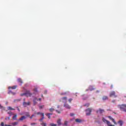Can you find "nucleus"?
I'll use <instances>...</instances> for the list:
<instances>
[{
	"instance_id": "f257e3e1",
	"label": "nucleus",
	"mask_w": 126,
	"mask_h": 126,
	"mask_svg": "<svg viewBox=\"0 0 126 126\" xmlns=\"http://www.w3.org/2000/svg\"><path fill=\"white\" fill-rule=\"evenodd\" d=\"M117 107L121 111H123L126 113V104L118 105Z\"/></svg>"
},
{
	"instance_id": "f03ea898",
	"label": "nucleus",
	"mask_w": 126,
	"mask_h": 126,
	"mask_svg": "<svg viewBox=\"0 0 126 126\" xmlns=\"http://www.w3.org/2000/svg\"><path fill=\"white\" fill-rule=\"evenodd\" d=\"M92 112V108H88L86 110V114L87 116H90L91 115V113Z\"/></svg>"
},
{
	"instance_id": "7ed1b4c3",
	"label": "nucleus",
	"mask_w": 126,
	"mask_h": 126,
	"mask_svg": "<svg viewBox=\"0 0 126 126\" xmlns=\"http://www.w3.org/2000/svg\"><path fill=\"white\" fill-rule=\"evenodd\" d=\"M109 96L110 97H113V96H114V98H117L118 97V96L116 95V92H115V91H112L110 92Z\"/></svg>"
},
{
	"instance_id": "20e7f679",
	"label": "nucleus",
	"mask_w": 126,
	"mask_h": 126,
	"mask_svg": "<svg viewBox=\"0 0 126 126\" xmlns=\"http://www.w3.org/2000/svg\"><path fill=\"white\" fill-rule=\"evenodd\" d=\"M105 111L103 109L99 108L98 110H96V114H103Z\"/></svg>"
},
{
	"instance_id": "39448f33",
	"label": "nucleus",
	"mask_w": 126,
	"mask_h": 126,
	"mask_svg": "<svg viewBox=\"0 0 126 126\" xmlns=\"http://www.w3.org/2000/svg\"><path fill=\"white\" fill-rule=\"evenodd\" d=\"M33 106H36L37 104L38 103V98L37 97H34L33 99Z\"/></svg>"
},
{
	"instance_id": "423d86ee",
	"label": "nucleus",
	"mask_w": 126,
	"mask_h": 126,
	"mask_svg": "<svg viewBox=\"0 0 126 126\" xmlns=\"http://www.w3.org/2000/svg\"><path fill=\"white\" fill-rule=\"evenodd\" d=\"M23 105L24 107H27V106H29L30 105V101H29L28 102L24 101L23 102Z\"/></svg>"
},
{
	"instance_id": "0eeeda50",
	"label": "nucleus",
	"mask_w": 126,
	"mask_h": 126,
	"mask_svg": "<svg viewBox=\"0 0 126 126\" xmlns=\"http://www.w3.org/2000/svg\"><path fill=\"white\" fill-rule=\"evenodd\" d=\"M63 107H64V108H66V109H68L69 110L71 108L70 105L67 103H64L63 105Z\"/></svg>"
},
{
	"instance_id": "6e6552de",
	"label": "nucleus",
	"mask_w": 126,
	"mask_h": 126,
	"mask_svg": "<svg viewBox=\"0 0 126 126\" xmlns=\"http://www.w3.org/2000/svg\"><path fill=\"white\" fill-rule=\"evenodd\" d=\"M61 99H62L63 103H66V101L67 100V97H63Z\"/></svg>"
},
{
	"instance_id": "1a4fd4ad",
	"label": "nucleus",
	"mask_w": 126,
	"mask_h": 126,
	"mask_svg": "<svg viewBox=\"0 0 126 126\" xmlns=\"http://www.w3.org/2000/svg\"><path fill=\"white\" fill-rule=\"evenodd\" d=\"M44 119H45V115L42 114V118H41V119L39 120V121L41 123H43V120H44Z\"/></svg>"
},
{
	"instance_id": "9d476101",
	"label": "nucleus",
	"mask_w": 126,
	"mask_h": 126,
	"mask_svg": "<svg viewBox=\"0 0 126 126\" xmlns=\"http://www.w3.org/2000/svg\"><path fill=\"white\" fill-rule=\"evenodd\" d=\"M29 96V97H31L32 96V93H30V91H27V96Z\"/></svg>"
},
{
	"instance_id": "9b49d317",
	"label": "nucleus",
	"mask_w": 126,
	"mask_h": 126,
	"mask_svg": "<svg viewBox=\"0 0 126 126\" xmlns=\"http://www.w3.org/2000/svg\"><path fill=\"white\" fill-rule=\"evenodd\" d=\"M75 122L80 123L82 122V120L80 119H75Z\"/></svg>"
},
{
	"instance_id": "f8f14e48",
	"label": "nucleus",
	"mask_w": 126,
	"mask_h": 126,
	"mask_svg": "<svg viewBox=\"0 0 126 126\" xmlns=\"http://www.w3.org/2000/svg\"><path fill=\"white\" fill-rule=\"evenodd\" d=\"M26 117L25 116H22L21 118H20L19 119V121H23V120H26Z\"/></svg>"
},
{
	"instance_id": "ddd939ff",
	"label": "nucleus",
	"mask_w": 126,
	"mask_h": 126,
	"mask_svg": "<svg viewBox=\"0 0 126 126\" xmlns=\"http://www.w3.org/2000/svg\"><path fill=\"white\" fill-rule=\"evenodd\" d=\"M61 121L62 120L61 119H59L58 120H57L58 126H60L62 125Z\"/></svg>"
},
{
	"instance_id": "4468645a",
	"label": "nucleus",
	"mask_w": 126,
	"mask_h": 126,
	"mask_svg": "<svg viewBox=\"0 0 126 126\" xmlns=\"http://www.w3.org/2000/svg\"><path fill=\"white\" fill-rule=\"evenodd\" d=\"M95 89L93 88H91V86H90L89 87V89H87L86 90V91H88L89 90H90V91H93V90H94Z\"/></svg>"
},
{
	"instance_id": "2eb2a0df",
	"label": "nucleus",
	"mask_w": 126,
	"mask_h": 126,
	"mask_svg": "<svg viewBox=\"0 0 126 126\" xmlns=\"http://www.w3.org/2000/svg\"><path fill=\"white\" fill-rule=\"evenodd\" d=\"M11 125L12 126H17L18 125V122H16L12 123Z\"/></svg>"
},
{
	"instance_id": "dca6fc26",
	"label": "nucleus",
	"mask_w": 126,
	"mask_h": 126,
	"mask_svg": "<svg viewBox=\"0 0 126 126\" xmlns=\"http://www.w3.org/2000/svg\"><path fill=\"white\" fill-rule=\"evenodd\" d=\"M118 124H119L120 126H123L124 122L122 120H120V121H118Z\"/></svg>"
},
{
	"instance_id": "f3484780",
	"label": "nucleus",
	"mask_w": 126,
	"mask_h": 126,
	"mask_svg": "<svg viewBox=\"0 0 126 126\" xmlns=\"http://www.w3.org/2000/svg\"><path fill=\"white\" fill-rule=\"evenodd\" d=\"M10 93H11V94H12V95H15V94H16V93H14V92H12V91H9V92H8V94H10Z\"/></svg>"
},
{
	"instance_id": "a211bd4d",
	"label": "nucleus",
	"mask_w": 126,
	"mask_h": 126,
	"mask_svg": "<svg viewBox=\"0 0 126 126\" xmlns=\"http://www.w3.org/2000/svg\"><path fill=\"white\" fill-rule=\"evenodd\" d=\"M18 82H19L20 83H21V84H22V83H23L22 80L20 78L18 79Z\"/></svg>"
},
{
	"instance_id": "6ab92c4d",
	"label": "nucleus",
	"mask_w": 126,
	"mask_h": 126,
	"mask_svg": "<svg viewBox=\"0 0 126 126\" xmlns=\"http://www.w3.org/2000/svg\"><path fill=\"white\" fill-rule=\"evenodd\" d=\"M102 100H103V101H105V100H108V96H103V97H102Z\"/></svg>"
},
{
	"instance_id": "aec40b11",
	"label": "nucleus",
	"mask_w": 126,
	"mask_h": 126,
	"mask_svg": "<svg viewBox=\"0 0 126 126\" xmlns=\"http://www.w3.org/2000/svg\"><path fill=\"white\" fill-rule=\"evenodd\" d=\"M16 87H17V86H14L13 87H8V89H10L11 88H12V89H16Z\"/></svg>"
},
{
	"instance_id": "412c9836",
	"label": "nucleus",
	"mask_w": 126,
	"mask_h": 126,
	"mask_svg": "<svg viewBox=\"0 0 126 126\" xmlns=\"http://www.w3.org/2000/svg\"><path fill=\"white\" fill-rule=\"evenodd\" d=\"M7 110H8V111H9V110H15V109H14V108H12L11 107H10V106H8V107H7Z\"/></svg>"
},
{
	"instance_id": "4be33fe9",
	"label": "nucleus",
	"mask_w": 126,
	"mask_h": 126,
	"mask_svg": "<svg viewBox=\"0 0 126 126\" xmlns=\"http://www.w3.org/2000/svg\"><path fill=\"white\" fill-rule=\"evenodd\" d=\"M102 122L104 123V124H107V122H108V120H106L105 118H102Z\"/></svg>"
},
{
	"instance_id": "5701e85b",
	"label": "nucleus",
	"mask_w": 126,
	"mask_h": 126,
	"mask_svg": "<svg viewBox=\"0 0 126 126\" xmlns=\"http://www.w3.org/2000/svg\"><path fill=\"white\" fill-rule=\"evenodd\" d=\"M41 126H47V123H44V122H42L41 123H40Z\"/></svg>"
},
{
	"instance_id": "b1692460",
	"label": "nucleus",
	"mask_w": 126,
	"mask_h": 126,
	"mask_svg": "<svg viewBox=\"0 0 126 126\" xmlns=\"http://www.w3.org/2000/svg\"><path fill=\"white\" fill-rule=\"evenodd\" d=\"M17 115H15L14 116H13L12 119H13V120H17Z\"/></svg>"
},
{
	"instance_id": "393cba45",
	"label": "nucleus",
	"mask_w": 126,
	"mask_h": 126,
	"mask_svg": "<svg viewBox=\"0 0 126 126\" xmlns=\"http://www.w3.org/2000/svg\"><path fill=\"white\" fill-rule=\"evenodd\" d=\"M24 95L27 96V97H28V95H27V93L21 94V96H24Z\"/></svg>"
},
{
	"instance_id": "a878e982",
	"label": "nucleus",
	"mask_w": 126,
	"mask_h": 126,
	"mask_svg": "<svg viewBox=\"0 0 126 126\" xmlns=\"http://www.w3.org/2000/svg\"><path fill=\"white\" fill-rule=\"evenodd\" d=\"M44 107H45V105H40L39 106V110H42L43 109V108H44Z\"/></svg>"
},
{
	"instance_id": "bb28decb",
	"label": "nucleus",
	"mask_w": 126,
	"mask_h": 126,
	"mask_svg": "<svg viewBox=\"0 0 126 126\" xmlns=\"http://www.w3.org/2000/svg\"><path fill=\"white\" fill-rule=\"evenodd\" d=\"M54 111H55V108H51L50 109H49L50 112H54Z\"/></svg>"
},
{
	"instance_id": "cd10ccee",
	"label": "nucleus",
	"mask_w": 126,
	"mask_h": 126,
	"mask_svg": "<svg viewBox=\"0 0 126 126\" xmlns=\"http://www.w3.org/2000/svg\"><path fill=\"white\" fill-rule=\"evenodd\" d=\"M37 115H40V116H42L43 115H44V113L38 112L37 113Z\"/></svg>"
},
{
	"instance_id": "c85d7f7f",
	"label": "nucleus",
	"mask_w": 126,
	"mask_h": 126,
	"mask_svg": "<svg viewBox=\"0 0 126 126\" xmlns=\"http://www.w3.org/2000/svg\"><path fill=\"white\" fill-rule=\"evenodd\" d=\"M21 101V99H18L14 100V102H20Z\"/></svg>"
},
{
	"instance_id": "c756f323",
	"label": "nucleus",
	"mask_w": 126,
	"mask_h": 126,
	"mask_svg": "<svg viewBox=\"0 0 126 126\" xmlns=\"http://www.w3.org/2000/svg\"><path fill=\"white\" fill-rule=\"evenodd\" d=\"M106 124H107V126H110L111 125V122H110V121H107Z\"/></svg>"
},
{
	"instance_id": "7c9ffc66",
	"label": "nucleus",
	"mask_w": 126,
	"mask_h": 126,
	"mask_svg": "<svg viewBox=\"0 0 126 126\" xmlns=\"http://www.w3.org/2000/svg\"><path fill=\"white\" fill-rule=\"evenodd\" d=\"M49 126H57V124H55L54 123H51V124H50Z\"/></svg>"
},
{
	"instance_id": "2f4dec72",
	"label": "nucleus",
	"mask_w": 126,
	"mask_h": 126,
	"mask_svg": "<svg viewBox=\"0 0 126 126\" xmlns=\"http://www.w3.org/2000/svg\"><path fill=\"white\" fill-rule=\"evenodd\" d=\"M68 92L62 93L61 94V95H66Z\"/></svg>"
},
{
	"instance_id": "473e14b6",
	"label": "nucleus",
	"mask_w": 126,
	"mask_h": 126,
	"mask_svg": "<svg viewBox=\"0 0 126 126\" xmlns=\"http://www.w3.org/2000/svg\"><path fill=\"white\" fill-rule=\"evenodd\" d=\"M45 115L48 117V119H51V115H49L48 113L45 114Z\"/></svg>"
},
{
	"instance_id": "72a5a7b5",
	"label": "nucleus",
	"mask_w": 126,
	"mask_h": 126,
	"mask_svg": "<svg viewBox=\"0 0 126 126\" xmlns=\"http://www.w3.org/2000/svg\"><path fill=\"white\" fill-rule=\"evenodd\" d=\"M67 124H68V122L64 121L63 125L64 126H67Z\"/></svg>"
},
{
	"instance_id": "f704fd0d",
	"label": "nucleus",
	"mask_w": 126,
	"mask_h": 126,
	"mask_svg": "<svg viewBox=\"0 0 126 126\" xmlns=\"http://www.w3.org/2000/svg\"><path fill=\"white\" fill-rule=\"evenodd\" d=\"M111 121H112V122H113V123H114V125H117V123L116 122V121H115V119H114V118Z\"/></svg>"
},
{
	"instance_id": "c9c22d12",
	"label": "nucleus",
	"mask_w": 126,
	"mask_h": 126,
	"mask_svg": "<svg viewBox=\"0 0 126 126\" xmlns=\"http://www.w3.org/2000/svg\"><path fill=\"white\" fill-rule=\"evenodd\" d=\"M36 124H37V123H31V126H34L35 125H36Z\"/></svg>"
},
{
	"instance_id": "e433bc0d",
	"label": "nucleus",
	"mask_w": 126,
	"mask_h": 126,
	"mask_svg": "<svg viewBox=\"0 0 126 126\" xmlns=\"http://www.w3.org/2000/svg\"><path fill=\"white\" fill-rule=\"evenodd\" d=\"M90 105V104H89V103H87V104H85L84 106H85V107H89Z\"/></svg>"
},
{
	"instance_id": "4c0bfd02",
	"label": "nucleus",
	"mask_w": 126,
	"mask_h": 126,
	"mask_svg": "<svg viewBox=\"0 0 126 126\" xmlns=\"http://www.w3.org/2000/svg\"><path fill=\"white\" fill-rule=\"evenodd\" d=\"M7 114H8V115H10V116H11L12 115V113H11V111L8 112Z\"/></svg>"
},
{
	"instance_id": "58836bf2",
	"label": "nucleus",
	"mask_w": 126,
	"mask_h": 126,
	"mask_svg": "<svg viewBox=\"0 0 126 126\" xmlns=\"http://www.w3.org/2000/svg\"><path fill=\"white\" fill-rule=\"evenodd\" d=\"M55 111H56V113H58V114H61V111H60L58 110H56Z\"/></svg>"
},
{
	"instance_id": "ea45409f",
	"label": "nucleus",
	"mask_w": 126,
	"mask_h": 126,
	"mask_svg": "<svg viewBox=\"0 0 126 126\" xmlns=\"http://www.w3.org/2000/svg\"><path fill=\"white\" fill-rule=\"evenodd\" d=\"M73 99L72 98H69L68 99V102H69L70 103H71V101H72Z\"/></svg>"
},
{
	"instance_id": "a19ab883",
	"label": "nucleus",
	"mask_w": 126,
	"mask_h": 126,
	"mask_svg": "<svg viewBox=\"0 0 126 126\" xmlns=\"http://www.w3.org/2000/svg\"><path fill=\"white\" fill-rule=\"evenodd\" d=\"M70 117H73V116H74V113H70Z\"/></svg>"
},
{
	"instance_id": "79ce46f5",
	"label": "nucleus",
	"mask_w": 126,
	"mask_h": 126,
	"mask_svg": "<svg viewBox=\"0 0 126 126\" xmlns=\"http://www.w3.org/2000/svg\"><path fill=\"white\" fill-rule=\"evenodd\" d=\"M10 117H6V118H5V119L6 120H10Z\"/></svg>"
},
{
	"instance_id": "37998d69",
	"label": "nucleus",
	"mask_w": 126,
	"mask_h": 126,
	"mask_svg": "<svg viewBox=\"0 0 126 126\" xmlns=\"http://www.w3.org/2000/svg\"><path fill=\"white\" fill-rule=\"evenodd\" d=\"M1 126H4V123L3 122L1 123Z\"/></svg>"
},
{
	"instance_id": "c03bdc74",
	"label": "nucleus",
	"mask_w": 126,
	"mask_h": 126,
	"mask_svg": "<svg viewBox=\"0 0 126 126\" xmlns=\"http://www.w3.org/2000/svg\"><path fill=\"white\" fill-rule=\"evenodd\" d=\"M109 119H110V120H112L113 118L111 117V116H108Z\"/></svg>"
},
{
	"instance_id": "a18cd8bd",
	"label": "nucleus",
	"mask_w": 126,
	"mask_h": 126,
	"mask_svg": "<svg viewBox=\"0 0 126 126\" xmlns=\"http://www.w3.org/2000/svg\"><path fill=\"white\" fill-rule=\"evenodd\" d=\"M3 106H1V104H0V109H3Z\"/></svg>"
},
{
	"instance_id": "49530a36",
	"label": "nucleus",
	"mask_w": 126,
	"mask_h": 126,
	"mask_svg": "<svg viewBox=\"0 0 126 126\" xmlns=\"http://www.w3.org/2000/svg\"><path fill=\"white\" fill-rule=\"evenodd\" d=\"M17 110L18 111V112H20V109H19V108L18 107H17Z\"/></svg>"
},
{
	"instance_id": "de8ad7c7",
	"label": "nucleus",
	"mask_w": 126,
	"mask_h": 126,
	"mask_svg": "<svg viewBox=\"0 0 126 126\" xmlns=\"http://www.w3.org/2000/svg\"><path fill=\"white\" fill-rule=\"evenodd\" d=\"M34 116V114H32V116L30 117V119H32L33 117Z\"/></svg>"
},
{
	"instance_id": "09e8293b",
	"label": "nucleus",
	"mask_w": 126,
	"mask_h": 126,
	"mask_svg": "<svg viewBox=\"0 0 126 126\" xmlns=\"http://www.w3.org/2000/svg\"><path fill=\"white\" fill-rule=\"evenodd\" d=\"M48 92V91H47L46 90L44 91V94H47V93Z\"/></svg>"
},
{
	"instance_id": "8fccbe9b",
	"label": "nucleus",
	"mask_w": 126,
	"mask_h": 126,
	"mask_svg": "<svg viewBox=\"0 0 126 126\" xmlns=\"http://www.w3.org/2000/svg\"><path fill=\"white\" fill-rule=\"evenodd\" d=\"M112 102V103H115V102H116V100H113Z\"/></svg>"
},
{
	"instance_id": "3c124183",
	"label": "nucleus",
	"mask_w": 126,
	"mask_h": 126,
	"mask_svg": "<svg viewBox=\"0 0 126 126\" xmlns=\"http://www.w3.org/2000/svg\"><path fill=\"white\" fill-rule=\"evenodd\" d=\"M47 114L50 116H52V115H53V113H47Z\"/></svg>"
},
{
	"instance_id": "603ef678",
	"label": "nucleus",
	"mask_w": 126,
	"mask_h": 126,
	"mask_svg": "<svg viewBox=\"0 0 126 126\" xmlns=\"http://www.w3.org/2000/svg\"><path fill=\"white\" fill-rule=\"evenodd\" d=\"M41 100H42V98H39L38 99V101H41Z\"/></svg>"
},
{
	"instance_id": "864d4df0",
	"label": "nucleus",
	"mask_w": 126,
	"mask_h": 126,
	"mask_svg": "<svg viewBox=\"0 0 126 126\" xmlns=\"http://www.w3.org/2000/svg\"><path fill=\"white\" fill-rule=\"evenodd\" d=\"M8 104V102L6 101V102H5V105H7Z\"/></svg>"
},
{
	"instance_id": "5fc2aeb1",
	"label": "nucleus",
	"mask_w": 126,
	"mask_h": 126,
	"mask_svg": "<svg viewBox=\"0 0 126 126\" xmlns=\"http://www.w3.org/2000/svg\"><path fill=\"white\" fill-rule=\"evenodd\" d=\"M59 108H60V105L57 106V109H59Z\"/></svg>"
},
{
	"instance_id": "6e6d98bb",
	"label": "nucleus",
	"mask_w": 126,
	"mask_h": 126,
	"mask_svg": "<svg viewBox=\"0 0 126 126\" xmlns=\"http://www.w3.org/2000/svg\"><path fill=\"white\" fill-rule=\"evenodd\" d=\"M100 92V91H96V93H99Z\"/></svg>"
},
{
	"instance_id": "4d7b16f0",
	"label": "nucleus",
	"mask_w": 126,
	"mask_h": 126,
	"mask_svg": "<svg viewBox=\"0 0 126 126\" xmlns=\"http://www.w3.org/2000/svg\"><path fill=\"white\" fill-rule=\"evenodd\" d=\"M88 97L85 98H83V100H86V98H87Z\"/></svg>"
},
{
	"instance_id": "13d9d810",
	"label": "nucleus",
	"mask_w": 126,
	"mask_h": 126,
	"mask_svg": "<svg viewBox=\"0 0 126 126\" xmlns=\"http://www.w3.org/2000/svg\"><path fill=\"white\" fill-rule=\"evenodd\" d=\"M111 89H112V88H113V85H111Z\"/></svg>"
},
{
	"instance_id": "bf43d9fd",
	"label": "nucleus",
	"mask_w": 126,
	"mask_h": 126,
	"mask_svg": "<svg viewBox=\"0 0 126 126\" xmlns=\"http://www.w3.org/2000/svg\"><path fill=\"white\" fill-rule=\"evenodd\" d=\"M24 102H25V98H24Z\"/></svg>"
},
{
	"instance_id": "052dcab7",
	"label": "nucleus",
	"mask_w": 126,
	"mask_h": 126,
	"mask_svg": "<svg viewBox=\"0 0 126 126\" xmlns=\"http://www.w3.org/2000/svg\"><path fill=\"white\" fill-rule=\"evenodd\" d=\"M34 91H35V92H37V90H34Z\"/></svg>"
},
{
	"instance_id": "680f3d73",
	"label": "nucleus",
	"mask_w": 126,
	"mask_h": 126,
	"mask_svg": "<svg viewBox=\"0 0 126 126\" xmlns=\"http://www.w3.org/2000/svg\"><path fill=\"white\" fill-rule=\"evenodd\" d=\"M41 97L43 98V94H42Z\"/></svg>"
},
{
	"instance_id": "e2e57ef3",
	"label": "nucleus",
	"mask_w": 126,
	"mask_h": 126,
	"mask_svg": "<svg viewBox=\"0 0 126 126\" xmlns=\"http://www.w3.org/2000/svg\"><path fill=\"white\" fill-rule=\"evenodd\" d=\"M28 117H30V115H28Z\"/></svg>"
},
{
	"instance_id": "0e129e2a",
	"label": "nucleus",
	"mask_w": 126,
	"mask_h": 126,
	"mask_svg": "<svg viewBox=\"0 0 126 126\" xmlns=\"http://www.w3.org/2000/svg\"><path fill=\"white\" fill-rule=\"evenodd\" d=\"M23 126H26V125H23Z\"/></svg>"
},
{
	"instance_id": "69168bd1",
	"label": "nucleus",
	"mask_w": 126,
	"mask_h": 126,
	"mask_svg": "<svg viewBox=\"0 0 126 126\" xmlns=\"http://www.w3.org/2000/svg\"><path fill=\"white\" fill-rule=\"evenodd\" d=\"M103 84H105V83H103Z\"/></svg>"
}]
</instances>
